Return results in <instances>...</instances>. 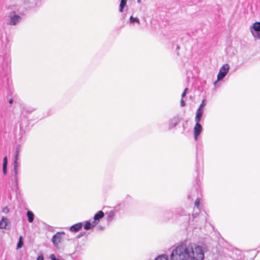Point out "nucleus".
Wrapping results in <instances>:
<instances>
[{
	"label": "nucleus",
	"instance_id": "1",
	"mask_svg": "<svg viewBox=\"0 0 260 260\" xmlns=\"http://www.w3.org/2000/svg\"><path fill=\"white\" fill-rule=\"evenodd\" d=\"M187 247L188 258L191 260H204V252L201 246L191 243Z\"/></svg>",
	"mask_w": 260,
	"mask_h": 260
},
{
	"label": "nucleus",
	"instance_id": "2",
	"mask_svg": "<svg viewBox=\"0 0 260 260\" xmlns=\"http://www.w3.org/2000/svg\"><path fill=\"white\" fill-rule=\"evenodd\" d=\"M171 260H188L187 247L182 245L176 247L172 251Z\"/></svg>",
	"mask_w": 260,
	"mask_h": 260
},
{
	"label": "nucleus",
	"instance_id": "3",
	"mask_svg": "<svg viewBox=\"0 0 260 260\" xmlns=\"http://www.w3.org/2000/svg\"><path fill=\"white\" fill-rule=\"evenodd\" d=\"M230 66L228 64H223L222 67L220 69L219 73L217 75V80L215 82V84L217 83L218 81H219L223 79L229 72Z\"/></svg>",
	"mask_w": 260,
	"mask_h": 260
},
{
	"label": "nucleus",
	"instance_id": "4",
	"mask_svg": "<svg viewBox=\"0 0 260 260\" xmlns=\"http://www.w3.org/2000/svg\"><path fill=\"white\" fill-rule=\"evenodd\" d=\"M202 131V126L199 122H196L194 127H193L194 138L197 140L198 136L200 135Z\"/></svg>",
	"mask_w": 260,
	"mask_h": 260
},
{
	"label": "nucleus",
	"instance_id": "5",
	"mask_svg": "<svg viewBox=\"0 0 260 260\" xmlns=\"http://www.w3.org/2000/svg\"><path fill=\"white\" fill-rule=\"evenodd\" d=\"M62 241V235L60 233H57L52 238V242L54 245L58 247L59 244Z\"/></svg>",
	"mask_w": 260,
	"mask_h": 260
},
{
	"label": "nucleus",
	"instance_id": "6",
	"mask_svg": "<svg viewBox=\"0 0 260 260\" xmlns=\"http://www.w3.org/2000/svg\"><path fill=\"white\" fill-rule=\"evenodd\" d=\"M20 17L18 15H15L10 17V20L9 23L10 25H15L20 21Z\"/></svg>",
	"mask_w": 260,
	"mask_h": 260
},
{
	"label": "nucleus",
	"instance_id": "7",
	"mask_svg": "<svg viewBox=\"0 0 260 260\" xmlns=\"http://www.w3.org/2000/svg\"><path fill=\"white\" fill-rule=\"evenodd\" d=\"M253 29L257 32L255 37L260 39V22H256L253 24Z\"/></svg>",
	"mask_w": 260,
	"mask_h": 260
},
{
	"label": "nucleus",
	"instance_id": "8",
	"mask_svg": "<svg viewBox=\"0 0 260 260\" xmlns=\"http://www.w3.org/2000/svg\"><path fill=\"white\" fill-rule=\"evenodd\" d=\"M104 216V213L102 211H99L94 216L93 221L95 222L96 224L99 222L100 219L102 218Z\"/></svg>",
	"mask_w": 260,
	"mask_h": 260
},
{
	"label": "nucleus",
	"instance_id": "9",
	"mask_svg": "<svg viewBox=\"0 0 260 260\" xmlns=\"http://www.w3.org/2000/svg\"><path fill=\"white\" fill-rule=\"evenodd\" d=\"M203 113V110L198 109L196 113V115L194 118L196 122H199L201 120Z\"/></svg>",
	"mask_w": 260,
	"mask_h": 260
},
{
	"label": "nucleus",
	"instance_id": "10",
	"mask_svg": "<svg viewBox=\"0 0 260 260\" xmlns=\"http://www.w3.org/2000/svg\"><path fill=\"white\" fill-rule=\"evenodd\" d=\"M97 224L95 221H93L91 223L89 221H87L84 226L85 230H88L94 227Z\"/></svg>",
	"mask_w": 260,
	"mask_h": 260
},
{
	"label": "nucleus",
	"instance_id": "11",
	"mask_svg": "<svg viewBox=\"0 0 260 260\" xmlns=\"http://www.w3.org/2000/svg\"><path fill=\"white\" fill-rule=\"evenodd\" d=\"M82 226V225L81 223H78L75 224L70 227V230L72 232H77L80 229H81Z\"/></svg>",
	"mask_w": 260,
	"mask_h": 260
},
{
	"label": "nucleus",
	"instance_id": "12",
	"mask_svg": "<svg viewBox=\"0 0 260 260\" xmlns=\"http://www.w3.org/2000/svg\"><path fill=\"white\" fill-rule=\"evenodd\" d=\"M27 216L28 217V222L29 223L32 222L34 219V214L33 212L31 211H28L27 212Z\"/></svg>",
	"mask_w": 260,
	"mask_h": 260
},
{
	"label": "nucleus",
	"instance_id": "13",
	"mask_svg": "<svg viewBox=\"0 0 260 260\" xmlns=\"http://www.w3.org/2000/svg\"><path fill=\"white\" fill-rule=\"evenodd\" d=\"M179 122V120L178 119L174 118L172 119L170 123V127L173 128L175 127Z\"/></svg>",
	"mask_w": 260,
	"mask_h": 260
},
{
	"label": "nucleus",
	"instance_id": "14",
	"mask_svg": "<svg viewBox=\"0 0 260 260\" xmlns=\"http://www.w3.org/2000/svg\"><path fill=\"white\" fill-rule=\"evenodd\" d=\"M7 225V219L3 217L0 221V229H5Z\"/></svg>",
	"mask_w": 260,
	"mask_h": 260
},
{
	"label": "nucleus",
	"instance_id": "15",
	"mask_svg": "<svg viewBox=\"0 0 260 260\" xmlns=\"http://www.w3.org/2000/svg\"><path fill=\"white\" fill-rule=\"evenodd\" d=\"M126 0H121L120 6H119V11L122 12L123 11V8L126 5Z\"/></svg>",
	"mask_w": 260,
	"mask_h": 260
},
{
	"label": "nucleus",
	"instance_id": "16",
	"mask_svg": "<svg viewBox=\"0 0 260 260\" xmlns=\"http://www.w3.org/2000/svg\"><path fill=\"white\" fill-rule=\"evenodd\" d=\"M23 244V240H22V237L21 236L19 237V241L17 244V249L20 248L22 246Z\"/></svg>",
	"mask_w": 260,
	"mask_h": 260
},
{
	"label": "nucleus",
	"instance_id": "17",
	"mask_svg": "<svg viewBox=\"0 0 260 260\" xmlns=\"http://www.w3.org/2000/svg\"><path fill=\"white\" fill-rule=\"evenodd\" d=\"M129 21H130L131 23H134V22H137L138 23H140L139 19L138 18H137V17L134 18L132 16H131L130 17Z\"/></svg>",
	"mask_w": 260,
	"mask_h": 260
},
{
	"label": "nucleus",
	"instance_id": "18",
	"mask_svg": "<svg viewBox=\"0 0 260 260\" xmlns=\"http://www.w3.org/2000/svg\"><path fill=\"white\" fill-rule=\"evenodd\" d=\"M155 260H168V258L166 255H161L158 256Z\"/></svg>",
	"mask_w": 260,
	"mask_h": 260
},
{
	"label": "nucleus",
	"instance_id": "19",
	"mask_svg": "<svg viewBox=\"0 0 260 260\" xmlns=\"http://www.w3.org/2000/svg\"><path fill=\"white\" fill-rule=\"evenodd\" d=\"M19 153V149L18 148V149H17L16 151L15 156V165L17 164V161L18 159ZM15 167H16V166L15 165Z\"/></svg>",
	"mask_w": 260,
	"mask_h": 260
},
{
	"label": "nucleus",
	"instance_id": "20",
	"mask_svg": "<svg viewBox=\"0 0 260 260\" xmlns=\"http://www.w3.org/2000/svg\"><path fill=\"white\" fill-rule=\"evenodd\" d=\"M205 100H203L202 101V103L200 104V105L198 109H200L201 110H203V109H204V107H205Z\"/></svg>",
	"mask_w": 260,
	"mask_h": 260
},
{
	"label": "nucleus",
	"instance_id": "21",
	"mask_svg": "<svg viewBox=\"0 0 260 260\" xmlns=\"http://www.w3.org/2000/svg\"><path fill=\"white\" fill-rule=\"evenodd\" d=\"M200 199L198 198L195 201V203H194V204H195V206L197 207V208H199V205H200Z\"/></svg>",
	"mask_w": 260,
	"mask_h": 260
},
{
	"label": "nucleus",
	"instance_id": "22",
	"mask_svg": "<svg viewBox=\"0 0 260 260\" xmlns=\"http://www.w3.org/2000/svg\"><path fill=\"white\" fill-rule=\"evenodd\" d=\"M7 165H3V172L4 175H6L7 174Z\"/></svg>",
	"mask_w": 260,
	"mask_h": 260
},
{
	"label": "nucleus",
	"instance_id": "23",
	"mask_svg": "<svg viewBox=\"0 0 260 260\" xmlns=\"http://www.w3.org/2000/svg\"><path fill=\"white\" fill-rule=\"evenodd\" d=\"M187 91V88H185V89L184 90L183 92H182V93L181 94L182 98H183L186 95Z\"/></svg>",
	"mask_w": 260,
	"mask_h": 260
},
{
	"label": "nucleus",
	"instance_id": "24",
	"mask_svg": "<svg viewBox=\"0 0 260 260\" xmlns=\"http://www.w3.org/2000/svg\"><path fill=\"white\" fill-rule=\"evenodd\" d=\"M8 159L7 156H5L3 159V165H7Z\"/></svg>",
	"mask_w": 260,
	"mask_h": 260
},
{
	"label": "nucleus",
	"instance_id": "25",
	"mask_svg": "<svg viewBox=\"0 0 260 260\" xmlns=\"http://www.w3.org/2000/svg\"><path fill=\"white\" fill-rule=\"evenodd\" d=\"M50 258L51 260H59L58 259H56L54 254H52L50 255Z\"/></svg>",
	"mask_w": 260,
	"mask_h": 260
},
{
	"label": "nucleus",
	"instance_id": "26",
	"mask_svg": "<svg viewBox=\"0 0 260 260\" xmlns=\"http://www.w3.org/2000/svg\"><path fill=\"white\" fill-rule=\"evenodd\" d=\"M180 104H181V106L182 107H184L185 105V102L183 100V98H182L181 100V102H180Z\"/></svg>",
	"mask_w": 260,
	"mask_h": 260
},
{
	"label": "nucleus",
	"instance_id": "27",
	"mask_svg": "<svg viewBox=\"0 0 260 260\" xmlns=\"http://www.w3.org/2000/svg\"><path fill=\"white\" fill-rule=\"evenodd\" d=\"M37 260H44V257H43V255L42 254L39 255Z\"/></svg>",
	"mask_w": 260,
	"mask_h": 260
},
{
	"label": "nucleus",
	"instance_id": "28",
	"mask_svg": "<svg viewBox=\"0 0 260 260\" xmlns=\"http://www.w3.org/2000/svg\"><path fill=\"white\" fill-rule=\"evenodd\" d=\"M3 212L6 213H8L9 212L8 208L7 207H5V208L3 209Z\"/></svg>",
	"mask_w": 260,
	"mask_h": 260
},
{
	"label": "nucleus",
	"instance_id": "29",
	"mask_svg": "<svg viewBox=\"0 0 260 260\" xmlns=\"http://www.w3.org/2000/svg\"><path fill=\"white\" fill-rule=\"evenodd\" d=\"M13 99H10L9 101V102L10 104H12L13 103Z\"/></svg>",
	"mask_w": 260,
	"mask_h": 260
}]
</instances>
